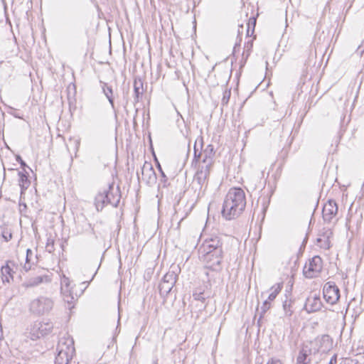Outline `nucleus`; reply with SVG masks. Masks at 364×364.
<instances>
[{
  "label": "nucleus",
  "instance_id": "obj_39",
  "mask_svg": "<svg viewBox=\"0 0 364 364\" xmlns=\"http://www.w3.org/2000/svg\"><path fill=\"white\" fill-rule=\"evenodd\" d=\"M337 363V358L336 355H334L330 360L328 364H336Z\"/></svg>",
  "mask_w": 364,
  "mask_h": 364
},
{
  "label": "nucleus",
  "instance_id": "obj_16",
  "mask_svg": "<svg viewBox=\"0 0 364 364\" xmlns=\"http://www.w3.org/2000/svg\"><path fill=\"white\" fill-rule=\"evenodd\" d=\"M318 352V348H314L313 350L311 348H309L307 346H305L299 353L296 358V364H311L309 355L316 354Z\"/></svg>",
  "mask_w": 364,
  "mask_h": 364
},
{
  "label": "nucleus",
  "instance_id": "obj_6",
  "mask_svg": "<svg viewBox=\"0 0 364 364\" xmlns=\"http://www.w3.org/2000/svg\"><path fill=\"white\" fill-rule=\"evenodd\" d=\"M323 267V261L319 256H314L304 267V274L306 278H314L318 275Z\"/></svg>",
  "mask_w": 364,
  "mask_h": 364
},
{
  "label": "nucleus",
  "instance_id": "obj_3",
  "mask_svg": "<svg viewBox=\"0 0 364 364\" xmlns=\"http://www.w3.org/2000/svg\"><path fill=\"white\" fill-rule=\"evenodd\" d=\"M54 302L48 296H40L33 299L29 304L30 311L37 316L48 314L53 309Z\"/></svg>",
  "mask_w": 364,
  "mask_h": 364
},
{
  "label": "nucleus",
  "instance_id": "obj_29",
  "mask_svg": "<svg viewBox=\"0 0 364 364\" xmlns=\"http://www.w3.org/2000/svg\"><path fill=\"white\" fill-rule=\"evenodd\" d=\"M193 298L196 301H200L203 304L205 301L206 299L203 292H194L193 294Z\"/></svg>",
  "mask_w": 364,
  "mask_h": 364
},
{
  "label": "nucleus",
  "instance_id": "obj_9",
  "mask_svg": "<svg viewBox=\"0 0 364 364\" xmlns=\"http://www.w3.org/2000/svg\"><path fill=\"white\" fill-rule=\"evenodd\" d=\"M176 277L173 272H168L163 277L159 286L161 294L167 295L171 291L176 284Z\"/></svg>",
  "mask_w": 364,
  "mask_h": 364
},
{
  "label": "nucleus",
  "instance_id": "obj_23",
  "mask_svg": "<svg viewBox=\"0 0 364 364\" xmlns=\"http://www.w3.org/2000/svg\"><path fill=\"white\" fill-rule=\"evenodd\" d=\"M95 204L97 211H101L104 207L108 204L106 201L105 190L103 192H100L96 196L95 199Z\"/></svg>",
  "mask_w": 364,
  "mask_h": 364
},
{
  "label": "nucleus",
  "instance_id": "obj_19",
  "mask_svg": "<svg viewBox=\"0 0 364 364\" xmlns=\"http://www.w3.org/2000/svg\"><path fill=\"white\" fill-rule=\"evenodd\" d=\"M50 282V278L48 275H41L32 277L22 284L25 288H30L36 287L42 283H48Z\"/></svg>",
  "mask_w": 364,
  "mask_h": 364
},
{
  "label": "nucleus",
  "instance_id": "obj_28",
  "mask_svg": "<svg viewBox=\"0 0 364 364\" xmlns=\"http://www.w3.org/2000/svg\"><path fill=\"white\" fill-rule=\"evenodd\" d=\"M46 248L47 252H48L49 253H52L54 252L55 247H54V240L53 239H52L50 237L48 238Z\"/></svg>",
  "mask_w": 364,
  "mask_h": 364
},
{
  "label": "nucleus",
  "instance_id": "obj_40",
  "mask_svg": "<svg viewBox=\"0 0 364 364\" xmlns=\"http://www.w3.org/2000/svg\"><path fill=\"white\" fill-rule=\"evenodd\" d=\"M23 269L26 272H28L31 269V266L27 265L26 264H24Z\"/></svg>",
  "mask_w": 364,
  "mask_h": 364
},
{
  "label": "nucleus",
  "instance_id": "obj_15",
  "mask_svg": "<svg viewBox=\"0 0 364 364\" xmlns=\"http://www.w3.org/2000/svg\"><path fill=\"white\" fill-rule=\"evenodd\" d=\"M210 168L209 167L198 165V170L194 176V180L198 183L201 188L203 185H207L208 178L210 175Z\"/></svg>",
  "mask_w": 364,
  "mask_h": 364
},
{
  "label": "nucleus",
  "instance_id": "obj_36",
  "mask_svg": "<svg viewBox=\"0 0 364 364\" xmlns=\"http://www.w3.org/2000/svg\"><path fill=\"white\" fill-rule=\"evenodd\" d=\"M32 255H33L32 250H30V249H27V250H26V263H29L30 262L31 256Z\"/></svg>",
  "mask_w": 364,
  "mask_h": 364
},
{
  "label": "nucleus",
  "instance_id": "obj_13",
  "mask_svg": "<svg viewBox=\"0 0 364 364\" xmlns=\"http://www.w3.org/2000/svg\"><path fill=\"white\" fill-rule=\"evenodd\" d=\"M215 155V150L213 144H208L205 149L202 148V156L200 166H204L211 168L214 164V157Z\"/></svg>",
  "mask_w": 364,
  "mask_h": 364
},
{
  "label": "nucleus",
  "instance_id": "obj_8",
  "mask_svg": "<svg viewBox=\"0 0 364 364\" xmlns=\"http://www.w3.org/2000/svg\"><path fill=\"white\" fill-rule=\"evenodd\" d=\"M323 296L327 303L334 304L340 298V290L334 282H328L323 286Z\"/></svg>",
  "mask_w": 364,
  "mask_h": 364
},
{
  "label": "nucleus",
  "instance_id": "obj_25",
  "mask_svg": "<svg viewBox=\"0 0 364 364\" xmlns=\"http://www.w3.org/2000/svg\"><path fill=\"white\" fill-rule=\"evenodd\" d=\"M293 304L294 301L287 298L283 301L282 307L285 317L290 318L292 316L294 313Z\"/></svg>",
  "mask_w": 364,
  "mask_h": 364
},
{
  "label": "nucleus",
  "instance_id": "obj_2",
  "mask_svg": "<svg viewBox=\"0 0 364 364\" xmlns=\"http://www.w3.org/2000/svg\"><path fill=\"white\" fill-rule=\"evenodd\" d=\"M57 351L55 364H68L75 351L73 338L69 336L60 338L57 346Z\"/></svg>",
  "mask_w": 364,
  "mask_h": 364
},
{
  "label": "nucleus",
  "instance_id": "obj_49",
  "mask_svg": "<svg viewBox=\"0 0 364 364\" xmlns=\"http://www.w3.org/2000/svg\"><path fill=\"white\" fill-rule=\"evenodd\" d=\"M153 364H157V363H156V362H154Z\"/></svg>",
  "mask_w": 364,
  "mask_h": 364
},
{
  "label": "nucleus",
  "instance_id": "obj_7",
  "mask_svg": "<svg viewBox=\"0 0 364 364\" xmlns=\"http://www.w3.org/2000/svg\"><path fill=\"white\" fill-rule=\"evenodd\" d=\"M53 328V325L50 321L35 322L31 328V335L32 339L40 338L41 337L48 335L51 332Z\"/></svg>",
  "mask_w": 364,
  "mask_h": 364
},
{
  "label": "nucleus",
  "instance_id": "obj_24",
  "mask_svg": "<svg viewBox=\"0 0 364 364\" xmlns=\"http://www.w3.org/2000/svg\"><path fill=\"white\" fill-rule=\"evenodd\" d=\"M1 271L4 282H9L10 279H13L14 274L16 272V270L11 269L9 265L2 266Z\"/></svg>",
  "mask_w": 364,
  "mask_h": 364
},
{
  "label": "nucleus",
  "instance_id": "obj_11",
  "mask_svg": "<svg viewBox=\"0 0 364 364\" xmlns=\"http://www.w3.org/2000/svg\"><path fill=\"white\" fill-rule=\"evenodd\" d=\"M338 213V205L335 200H328L323 207L322 216L326 223H331Z\"/></svg>",
  "mask_w": 364,
  "mask_h": 364
},
{
  "label": "nucleus",
  "instance_id": "obj_41",
  "mask_svg": "<svg viewBox=\"0 0 364 364\" xmlns=\"http://www.w3.org/2000/svg\"><path fill=\"white\" fill-rule=\"evenodd\" d=\"M252 47V42H248L247 43V48H249V49H250Z\"/></svg>",
  "mask_w": 364,
  "mask_h": 364
},
{
  "label": "nucleus",
  "instance_id": "obj_45",
  "mask_svg": "<svg viewBox=\"0 0 364 364\" xmlns=\"http://www.w3.org/2000/svg\"><path fill=\"white\" fill-rule=\"evenodd\" d=\"M9 170H11V171H15L16 169H14V168H10Z\"/></svg>",
  "mask_w": 364,
  "mask_h": 364
},
{
  "label": "nucleus",
  "instance_id": "obj_14",
  "mask_svg": "<svg viewBox=\"0 0 364 364\" xmlns=\"http://www.w3.org/2000/svg\"><path fill=\"white\" fill-rule=\"evenodd\" d=\"M322 307V302L319 295L314 294L309 296L306 301L304 309L307 312H316L321 310Z\"/></svg>",
  "mask_w": 364,
  "mask_h": 364
},
{
  "label": "nucleus",
  "instance_id": "obj_27",
  "mask_svg": "<svg viewBox=\"0 0 364 364\" xmlns=\"http://www.w3.org/2000/svg\"><path fill=\"white\" fill-rule=\"evenodd\" d=\"M271 308V303L268 300H265L262 306H261V310H260V312L259 313V319H258V324L260 326V322H261V320L262 319V318L264 317V314H266V312Z\"/></svg>",
  "mask_w": 364,
  "mask_h": 364
},
{
  "label": "nucleus",
  "instance_id": "obj_34",
  "mask_svg": "<svg viewBox=\"0 0 364 364\" xmlns=\"http://www.w3.org/2000/svg\"><path fill=\"white\" fill-rule=\"evenodd\" d=\"M5 265H9L11 269H17L18 265L15 263L14 261L9 260L7 261L6 264Z\"/></svg>",
  "mask_w": 364,
  "mask_h": 364
},
{
  "label": "nucleus",
  "instance_id": "obj_5",
  "mask_svg": "<svg viewBox=\"0 0 364 364\" xmlns=\"http://www.w3.org/2000/svg\"><path fill=\"white\" fill-rule=\"evenodd\" d=\"M224 252H215L208 254H200V258L205 263V268L214 271L219 272L222 269V261L223 259Z\"/></svg>",
  "mask_w": 364,
  "mask_h": 364
},
{
  "label": "nucleus",
  "instance_id": "obj_26",
  "mask_svg": "<svg viewBox=\"0 0 364 364\" xmlns=\"http://www.w3.org/2000/svg\"><path fill=\"white\" fill-rule=\"evenodd\" d=\"M282 283H278V284H276L275 285L272 286L270 289L272 292L269 294L268 299L267 300H268L269 301H274L275 299V298L277 297V296L278 295V294L282 290Z\"/></svg>",
  "mask_w": 364,
  "mask_h": 364
},
{
  "label": "nucleus",
  "instance_id": "obj_48",
  "mask_svg": "<svg viewBox=\"0 0 364 364\" xmlns=\"http://www.w3.org/2000/svg\"><path fill=\"white\" fill-rule=\"evenodd\" d=\"M1 1H2V2H3V3H4V2H5V0H1Z\"/></svg>",
  "mask_w": 364,
  "mask_h": 364
},
{
  "label": "nucleus",
  "instance_id": "obj_44",
  "mask_svg": "<svg viewBox=\"0 0 364 364\" xmlns=\"http://www.w3.org/2000/svg\"><path fill=\"white\" fill-rule=\"evenodd\" d=\"M363 53V50H360V55H362Z\"/></svg>",
  "mask_w": 364,
  "mask_h": 364
},
{
  "label": "nucleus",
  "instance_id": "obj_33",
  "mask_svg": "<svg viewBox=\"0 0 364 364\" xmlns=\"http://www.w3.org/2000/svg\"><path fill=\"white\" fill-rule=\"evenodd\" d=\"M2 236L6 242L9 241L12 238V234L9 232H4Z\"/></svg>",
  "mask_w": 364,
  "mask_h": 364
},
{
  "label": "nucleus",
  "instance_id": "obj_32",
  "mask_svg": "<svg viewBox=\"0 0 364 364\" xmlns=\"http://www.w3.org/2000/svg\"><path fill=\"white\" fill-rule=\"evenodd\" d=\"M16 160L17 161H18L21 164V168L23 169V171L25 170V168L27 167V165L25 163L24 161L22 160L21 157L20 156H16Z\"/></svg>",
  "mask_w": 364,
  "mask_h": 364
},
{
  "label": "nucleus",
  "instance_id": "obj_12",
  "mask_svg": "<svg viewBox=\"0 0 364 364\" xmlns=\"http://www.w3.org/2000/svg\"><path fill=\"white\" fill-rule=\"evenodd\" d=\"M105 191L107 203L112 205L113 207H117L121 198L119 188L117 187L114 190V184L112 183L109 185L107 189H105Z\"/></svg>",
  "mask_w": 364,
  "mask_h": 364
},
{
  "label": "nucleus",
  "instance_id": "obj_31",
  "mask_svg": "<svg viewBox=\"0 0 364 364\" xmlns=\"http://www.w3.org/2000/svg\"><path fill=\"white\" fill-rule=\"evenodd\" d=\"M250 21H252V33L254 32V30H255V23H256V20L255 18L253 17V18H251L250 19ZM250 22L248 23V28H247V35L249 36L250 35Z\"/></svg>",
  "mask_w": 364,
  "mask_h": 364
},
{
  "label": "nucleus",
  "instance_id": "obj_35",
  "mask_svg": "<svg viewBox=\"0 0 364 364\" xmlns=\"http://www.w3.org/2000/svg\"><path fill=\"white\" fill-rule=\"evenodd\" d=\"M157 168L159 169L161 177L164 179V181H166V176L165 175L164 171L162 170V168L159 162H157Z\"/></svg>",
  "mask_w": 364,
  "mask_h": 364
},
{
  "label": "nucleus",
  "instance_id": "obj_46",
  "mask_svg": "<svg viewBox=\"0 0 364 364\" xmlns=\"http://www.w3.org/2000/svg\"><path fill=\"white\" fill-rule=\"evenodd\" d=\"M137 176H138V178L139 179V173H137Z\"/></svg>",
  "mask_w": 364,
  "mask_h": 364
},
{
  "label": "nucleus",
  "instance_id": "obj_10",
  "mask_svg": "<svg viewBox=\"0 0 364 364\" xmlns=\"http://www.w3.org/2000/svg\"><path fill=\"white\" fill-rule=\"evenodd\" d=\"M142 180L151 186L156 183V173L151 164L145 162L141 167Z\"/></svg>",
  "mask_w": 364,
  "mask_h": 364
},
{
  "label": "nucleus",
  "instance_id": "obj_18",
  "mask_svg": "<svg viewBox=\"0 0 364 364\" xmlns=\"http://www.w3.org/2000/svg\"><path fill=\"white\" fill-rule=\"evenodd\" d=\"M100 87L102 88L103 94L105 95L107 99L108 100L112 109L115 112V105H114V94L111 85H109L107 82L100 81Z\"/></svg>",
  "mask_w": 364,
  "mask_h": 364
},
{
  "label": "nucleus",
  "instance_id": "obj_38",
  "mask_svg": "<svg viewBox=\"0 0 364 364\" xmlns=\"http://www.w3.org/2000/svg\"><path fill=\"white\" fill-rule=\"evenodd\" d=\"M267 364H282L279 360L271 359Z\"/></svg>",
  "mask_w": 364,
  "mask_h": 364
},
{
  "label": "nucleus",
  "instance_id": "obj_21",
  "mask_svg": "<svg viewBox=\"0 0 364 364\" xmlns=\"http://www.w3.org/2000/svg\"><path fill=\"white\" fill-rule=\"evenodd\" d=\"M18 175L19 176L18 184L21 187V194H23L30 186L31 181L28 179V174L26 170L24 171H18Z\"/></svg>",
  "mask_w": 364,
  "mask_h": 364
},
{
  "label": "nucleus",
  "instance_id": "obj_17",
  "mask_svg": "<svg viewBox=\"0 0 364 364\" xmlns=\"http://www.w3.org/2000/svg\"><path fill=\"white\" fill-rule=\"evenodd\" d=\"M203 136L200 135L196 140L195 144H194V154H193V159L192 164H197L200 163L199 164H201V159H203L202 156V148L203 147Z\"/></svg>",
  "mask_w": 364,
  "mask_h": 364
},
{
  "label": "nucleus",
  "instance_id": "obj_43",
  "mask_svg": "<svg viewBox=\"0 0 364 364\" xmlns=\"http://www.w3.org/2000/svg\"><path fill=\"white\" fill-rule=\"evenodd\" d=\"M205 274H206V276H207V277H208V275H209V274H208V272H205Z\"/></svg>",
  "mask_w": 364,
  "mask_h": 364
},
{
  "label": "nucleus",
  "instance_id": "obj_20",
  "mask_svg": "<svg viewBox=\"0 0 364 364\" xmlns=\"http://www.w3.org/2000/svg\"><path fill=\"white\" fill-rule=\"evenodd\" d=\"M134 102L136 104L139 102L140 98H141L144 88H143V82L140 78H135L134 81Z\"/></svg>",
  "mask_w": 364,
  "mask_h": 364
},
{
  "label": "nucleus",
  "instance_id": "obj_1",
  "mask_svg": "<svg viewBox=\"0 0 364 364\" xmlns=\"http://www.w3.org/2000/svg\"><path fill=\"white\" fill-rule=\"evenodd\" d=\"M245 194L241 188H231L224 199L221 213L226 220L237 218L245 210Z\"/></svg>",
  "mask_w": 364,
  "mask_h": 364
},
{
  "label": "nucleus",
  "instance_id": "obj_30",
  "mask_svg": "<svg viewBox=\"0 0 364 364\" xmlns=\"http://www.w3.org/2000/svg\"><path fill=\"white\" fill-rule=\"evenodd\" d=\"M231 92L230 90H225L223 92V97L222 99V104L223 105H227L230 97Z\"/></svg>",
  "mask_w": 364,
  "mask_h": 364
},
{
  "label": "nucleus",
  "instance_id": "obj_4",
  "mask_svg": "<svg viewBox=\"0 0 364 364\" xmlns=\"http://www.w3.org/2000/svg\"><path fill=\"white\" fill-rule=\"evenodd\" d=\"M223 236L213 235L206 238L199 248L200 254H208L218 252H223Z\"/></svg>",
  "mask_w": 364,
  "mask_h": 364
},
{
  "label": "nucleus",
  "instance_id": "obj_42",
  "mask_svg": "<svg viewBox=\"0 0 364 364\" xmlns=\"http://www.w3.org/2000/svg\"><path fill=\"white\" fill-rule=\"evenodd\" d=\"M205 308H206V304H205V305H203V306H200V310H202V309L203 310V309H205Z\"/></svg>",
  "mask_w": 364,
  "mask_h": 364
},
{
  "label": "nucleus",
  "instance_id": "obj_37",
  "mask_svg": "<svg viewBox=\"0 0 364 364\" xmlns=\"http://www.w3.org/2000/svg\"><path fill=\"white\" fill-rule=\"evenodd\" d=\"M69 296H64V300L66 301L68 304V308L69 309H71L73 307V306H71V303H72V300L74 299L73 296L70 297V301L69 300Z\"/></svg>",
  "mask_w": 364,
  "mask_h": 364
},
{
  "label": "nucleus",
  "instance_id": "obj_22",
  "mask_svg": "<svg viewBox=\"0 0 364 364\" xmlns=\"http://www.w3.org/2000/svg\"><path fill=\"white\" fill-rule=\"evenodd\" d=\"M332 235V232L330 231L326 232L323 235L322 237H318L316 239V245L319 246L321 248L324 250H328L331 247V241L330 237Z\"/></svg>",
  "mask_w": 364,
  "mask_h": 364
},
{
  "label": "nucleus",
  "instance_id": "obj_47",
  "mask_svg": "<svg viewBox=\"0 0 364 364\" xmlns=\"http://www.w3.org/2000/svg\"><path fill=\"white\" fill-rule=\"evenodd\" d=\"M361 46H359L358 48V51L360 49Z\"/></svg>",
  "mask_w": 364,
  "mask_h": 364
}]
</instances>
